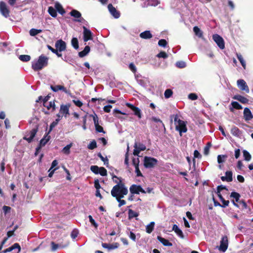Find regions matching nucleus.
<instances>
[{
	"label": "nucleus",
	"instance_id": "052dcab7",
	"mask_svg": "<svg viewBox=\"0 0 253 253\" xmlns=\"http://www.w3.org/2000/svg\"><path fill=\"white\" fill-rule=\"evenodd\" d=\"M79 234V231L77 229H74L71 234V238L73 239H75L77 237L78 235Z\"/></svg>",
	"mask_w": 253,
	"mask_h": 253
},
{
	"label": "nucleus",
	"instance_id": "7ed1b4c3",
	"mask_svg": "<svg viewBox=\"0 0 253 253\" xmlns=\"http://www.w3.org/2000/svg\"><path fill=\"white\" fill-rule=\"evenodd\" d=\"M174 122L176 130L178 131L180 135L182 136V133H185L187 131L186 122L181 120L177 115L174 116Z\"/></svg>",
	"mask_w": 253,
	"mask_h": 253
},
{
	"label": "nucleus",
	"instance_id": "864d4df0",
	"mask_svg": "<svg viewBox=\"0 0 253 253\" xmlns=\"http://www.w3.org/2000/svg\"><path fill=\"white\" fill-rule=\"evenodd\" d=\"M175 65L179 68H183L186 67V63L182 61H178L176 63Z\"/></svg>",
	"mask_w": 253,
	"mask_h": 253
},
{
	"label": "nucleus",
	"instance_id": "680f3d73",
	"mask_svg": "<svg viewBox=\"0 0 253 253\" xmlns=\"http://www.w3.org/2000/svg\"><path fill=\"white\" fill-rule=\"evenodd\" d=\"M157 57L159 58H163L166 59L168 57V56L165 52L161 51L157 55Z\"/></svg>",
	"mask_w": 253,
	"mask_h": 253
},
{
	"label": "nucleus",
	"instance_id": "a211bd4d",
	"mask_svg": "<svg viewBox=\"0 0 253 253\" xmlns=\"http://www.w3.org/2000/svg\"><path fill=\"white\" fill-rule=\"evenodd\" d=\"M243 115L244 118L246 121H249L253 118V116L251 110L247 107L244 109Z\"/></svg>",
	"mask_w": 253,
	"mask_h": 253
},
{
	"label": "nucleus",
	"instance_id": "aec40b11",
	"mask_svg": "<svg viewBox=\"0 0 253 253\" xmlns=\"http://www.w3.org/2000/svg\"><path fill=\"white\" fill-rule=\"evenodd\" d=\"M67 246H68L67 244L65 245H62L61 244H56L54 242H51V250L52 252H55L56 250H57L58 249L65 248Z\"/></svg>",
	"mask_w": 253,
	"mask_h": 253
},
{
	"label": "nucleus",
	"instance_id": "09e8293b",
	"mask_svg": "<svg viewBox=\"0 0 253 253\" xmlns=\"http://www.w3.org/2000/svg\"><path fill=\"white\" fill-rule=\"evenodd\" d=\"M147 5L150 6H156L160 2L158 0H147Z\"/></svg>",
	"mask_w": 253,
	"mask_h": 253
},
{
	"label": "nucleus",
	"instance_id": "79ce46f5",
	"mask_svg": "<svg viewBox=\"0 0 253 253\" xmlns=\"http://www.w3.org/2000/svg\"><path fill=\"white\" fill-rule=\"evenodd\" d=\"M19 59L23 62H27L30 60L31 57L28 55H21L19 56Z\"/></svg>",
	"mask_w": 253,
	"mask_h": 253
},
{
	"label": "nucleus",
	"instance_id": "bb28decb",
	"mask_svg": "<svg viewBox=\"0 0 253 253\" xmlns=\"http://www.w3.org/2000/svg\"><path fill=\"white\" fill-rule=\"evenodd\" d=\"M90 48L88 45L85 46L84 49L79 52V56L80 57H84L90 51Z\"/></svg>",
	"mask_w": 253,
	"mask_h": 253
},
{
	"label": "nucleus",
	"instance_id": "f257e3e1",
	"mask_svg": "<svg viewBox=\"0 0 253 253\" xmlns=\"http://www.w3.org/2000/svg\"><path fill=\"white\" fill-rule=\"evenodd\" d=\"M48 61V58L42 54L39 57L38 60L32 62V68L35 71H40L47 65Z\"/></svg>",
	"mask_w": 253,
	"mask_h": 253
},
{
	"label": "nucleus",
	"instance_id": "4d7b16f0",
	"mask_svg": "<svg viewBox=\"0 0 253 253\" xmlns=\"http://www.w3.org/2000/svg\"><path fill=\"white\" fill-rule=\"evenodd\" d=\"M168 44V42H167L166 41V40L165 39H161V40H160L158 42V45L160 46H161V47H166L167 45Z\"/></svg>",
	"mask_w": 253,
	"mask_h": 253
},
{
	"label": "nucleus",
	"instance_id": "e433bc0d",
	"mask_svg": "<svg viewBox=\"0 0 253 253\" xmlns=\"http://www.w3.org/2000/svg\"><path fill=\"white\" fill-rule=\"evenodd\" d=\"M47 47L49 50H50L52 53L55 54L58 57H62V54L60 53L59 50H58L56 48L54 49L49 45H47Z\"/></svg>",
	"mask_w": 253,
	"mask_h": 253
},
{
	"label": "nucleus",
	"instance_id": "69168bd1",
	"mask_svg": "<svg viewBox=\"0 0 253 253\" xmlns=\"http://www.w3.org/2000/svg\"><path fill=\"white\" fill-rule=\"evenodd\" d=\"M88 218L90 222L95 227L97 228L98 227V224L95 221L94 219L93 218L91 215L88 216Z\"/></svg>",
	"mask_w": 253,
	"mask_h": 253
},
{
	"label": "nucleus",
	"instance_id": "39448f33",
	"mask_svg": "<svg viewBox=\"0 0 253 253\" xmlns=\"http://www.w3.org/2000/svg\"><path fill=\"white\" fill-rule=\"evenodd\" d=\"M51 89L54 92H57L59 90H62L67 94L70 95L72 98H76L75 96L72 95L70 90H67L64 86L61 85H51Z\"/></svg>",
	"mask_w": 253,
	"mask_h": 253
},
{
	"label": "nucleus",
	"instance_id": "4c0bfd02",
	"mask_svg": "<svg viewBox=\"0 0 253 253\" xmlns=\"http://www.w3.org/2000/svg\"><path fill=\"white\" fill-rule=\"evenodd\" d=\"M72 146V143H71L65 146L62 149V152L66 155H68L70 153V148Z\"/></svg>",
	"mask_w": 253,
	"mask_h": 253
},
{
	"label": "nucleus",
	"instance_id": "8fccbe9b",
	"mask_svg": "<svg viewBox=\"0 0 253 253\" xmlns=\"http://www.w3.org/2000/svg\"><path fill=\"white\" fill-rule=\"evenodd\" d=\"M201 157H202V155H201V154L199 152V151L198 150H195L194 151V158L193 159V162L194 165H195V158L200 159V158H201Z\"/></svg>",
	"mask_w": 253,
	"mask_h": 253
},
{
	"label": "nucleus",
	"instance_id": "0e129e2a",
	"mask_svg": "<svg viewBox=\"0 0 253 253\" xmlns=\"http://www.w3.org/2000/svg\"><path fill=\"white\" fill-rule=\"evenodd\" d=\"M151 120L155 123L161 124L162 126H164V124L159 118H157L156 117H152Z\"/></svg>",
	"mask_w": 253,
	"mask_h": 253
},
{
	"label": "nucleus",
	"instance_id": "a878e982",
	"mask_svg": "<svg viewBox=\"0 0 253 253\" xmlns=\"http://www.w3.org/2000/svg\"><path fill=\"white\" fill-rule=\"evenodd\" d=\"M233 99H236L240 101V102L245 104L247 103L248 102V99L240 95H234L233 97Z\"/></svg>",
	"mask_w": 253,
	"mask_h": 253
},
{
	"label": "nucleus",
	"instance_id": "f704fd0d",
	"mask_svg": "<svg viewBox=\"0 0 253 253\" xmlns=\"http://www.w3.org/2000/svg\"><path fill=\"white\" fill-rule=\"evenodd\" d=\"M71 44L75 49H79V42L76 38H73L71 40Z\"/></svg>",
	"mask_w": 253,
	"mask_h": 253
},
{
	"label": "nucleus",
	"instance_id": "13d9d810",
	"mask_svg": "<svg viewBox=\"0 0 253 253\" xmlns=\"http://www.w3.org/2000/svg\"><path fill=\"white\" fill-rule=\"evenodd\" d=\"M226 158V156L224 155H219L217 156V162L219 164L223 163L224 161L225 158Z\"/></svg>",
	"mask_w": 253,
	"mask_h": 253
},
{
	"label": "nucleus",
	"instance_id": "bf43d9fd",
	"mask_svg": "<svg viewBox=\"0 0 253 253\" xmlns=\"http://www.w3.org/2000/svg\"><path fill=\"white\" fill-rule=\"evenodd\" d=\"M99 168V174L103 176H106L107 174V170L104 167H100Z\"/></svg>",
	"mask_w": 253,
	"mask_h": 253
},
{
	"label": "nucleus",
	"instance_id": "4be33fe9",
	"mask_svg": "<svg viewBox=\"0 0 253 253\" xmlns=\"http://www.w3.org/2000/svg\"><path fill=\"white\" fill-rule=\"evenodd\" d=\"M157 239L165 246L170 247L172 245V243L169 242L168 240L160 236L157 237Z\"/></svg>",
	"mask_w": 253,
	"mask_h": 253
},
{
	"label": "nucleus",
	"instance_id": "393cba45",
	"mask_svg": "<svg viewBox=\"0 0 253 253\" xmlns=\"http://www.w3.org/2000/svg\"><path fill=\"white\" fill-rule=\"evenodd\" d=\"M55 8L56 11H57L59 12V13L61 15H63L64 14H65V10L63 8L61 4L60 3H59L58 2H55Z\"/></svg>",
	"mask_w": 253,
	"mask_h": 253
},
{
	"label": "nucleus",
	"instance_id": "37998d69",
	"mask_svg": "<svg viewBox=\"0 0 253 253\" xmlns=\"http://www.w3.org/2000/svg\"><path fill=\"white\" fill-rule=\"evenodd\" d=\"M243 153L245 160L250 161L251 160L252 157L249 152L247 150H244Z\"/></svg>",
	"mask_w": 253,
	"mask_h": 253
},
{
	"label": "nucleus",
	"instance_id": "3c124183",
	"mask_svg": "<svg viewBox=\"0 0 253 253\" xmlns=\"http://www.w3.org/2000/svg\"><path fill=\"white\" fill-rule=\"evenodd\" d=\"M99 168L100 167H98L97 166H91L90 167V170L94 174H98L99 172Z\"/></svg>",
	"mask_w": 253,
	"mask_h": 253
},
{
	"label": "nucleus",
	"instance_id": "5fc2aeb1",
	"mask_svg": "<svg viewBox=\"0 0 253 253\" xmlns=\"http://www.w3.org/2000/svg\"><path fill=\"white\" fill-rule=\"evenodd\" d=\"M98 157L100 158V159L104 162V164L108 167V165L109 164V161L107 158H104L102 156L101 153H99L98 155Z\"/></svg>",
	"mask_w": 253,
	"mask_h": 253
},
{
	"label": "nucleus",
	"instance_id": "6e6d98bb",
	"mask_svg": "<svg viewBox=\"0 0 253 253\" xmlns=\"http://www.w3.org/2000/svg\"><path fill=\"white\" fill-rule=\"evenodd\" d=\"M172 94V91L170 89H167L165 90L164 93L165 97L166 98H169Z\"/></svg>",
	"mask_w": 253,
	"mask_h": 253
},
{
	"label": "nucleus",
	"instance_id": "b1692460",
	"mask_svg": "<svg viewBox=\"0 0 253 253\" xmlns=\"http://www.w3.org/2000/svg\"><path fill=\"white\" fill-rule=\"evenodd\" d=\"M140 37L143 39H150L152 37V35L150 31H145L140 34Z\"/></svg>",
	"mask_w": 253,
	"mask_h": 253
},
{
	"label": "nucleus",
	"instance_id": "7c9ffc66",
	"mask_svg": "<svg viewBox=\"0 0 253 253\" xmlns=\"http://www.w3.org/2000/svg\"><path fill=\"white\" fill-rule=\"evenodd\" d=\"M236 56H237V57L238 59L239 60V61L241 63L242 67L244 68V69H246V61L244 59L242 55L240 53H236Z\"/></svg>",
	"mask_w": 253,
	"mask_h": 253
},
{
	"label": "nucleus",
	"instance_id": "49530a36",
	"mask_svg": "<svg viewBox=\"0 0 253 253\" xmlns=\"http://www.w3.org/2000/svg\"><path fill=\"white\" fill-rule=\"evenodd\" d=\"M232 107L235 109L240 110L242 109V106L236 101H232L231 102Z\"/></svg>",
	"mask_w": 253,
	"mask_h": 253
},
{
	"label": "nucleus",
	"instance_id": "c9c22d12",
	"mask_svg": "<svg viewBox=\"0 0 253 253\" xmlns=\"http://www.w3.org/2000/svg\"><path fill=\"white\" fill-rule=\"evenodd\" d=\"M48 12L52 17H56L57 16L56 10L52 6L48 7Z\"/></svg>",
	"mask_w": 253,
	"mask_h": 253
},
{
	"label": "nucleus",
	"instance_id": "f03ea898",
	"mask_svg": "<svg viewBox=\"0 0 253 253\" xmlns=\"http://www.w3.org/2000/svg\"><path fill=\"white\" fill-rule=\"evenodd\" d=\"M120 183L115 185L111 192V195L114 197L126 195L128 193V190L125 187L124 184L122 183L121 180H120Z\"/></svg>",
	"mask_w": 253,
	"mask_h": 253
},
{
	"label": "nucleus",
	"instance_id": "473e14b6",
	"mask_svg": "<svg viewBox=\"0 0 253 253\" xmlns=\"http://www.w3.org/2000/svg\"><path fill=\"white\" fill-rule=\"evenodd\" d=\"M155 222L154 221L151 222L148 225L146 226V231L147 233H151L154 229Z\"/></svg>",
	"mask_w": 253,
	"mask_h": 253
},
{
	"label": "nucleus",
	"instance_id": "a18cd8bd",
	"mask_svg": "<svg viewBox=\"0 0 253 253\" xmlns=\"http://www.w3.org/2000/svg\"><path fill=\"white\" fill-rule=\"evenodd\" d=\"M124 196L122 195V196L117 197H115L117 200V201L119 203V207H121V206L125 205L126 204V202L125 200H122L121 199L124 198Z\"/></svg>",
	"mask_w": 253,
	"mask_h": 253
},
{
	"label": "nucleus",
	"instance_id": "2f4dec72",
	"mask_svg": "<svg viewBox=\"0 0 253 253\" xmlns=\"http://www.w3.org/2000/svg\"><path fill=\"white\" fill-rule=\"evenodd\" d=\"M134 147L139 149L141 151L145 150L146 148L145 145L140 142H135Z\"/></svg>",
	"mask_w": 253,
	"mask_h": 253
},
{
	"label": "nucleus",
	"instance_id": "ea45409f",
	"mask_svg": "<svg viewBox=\"0 0 253 253\" xmlns=\"http://www.w3.org/2000/svg\"><path fill=\"white\" fill-rule=\"evenodd\" d=\"M42 32V30L41 29H31L30 30V35L31 36H35L39 33H41Z\"/></svg>",
	"mask_w": 253,
	"mask_h": 253
},
{
	"label": "nucleus",
	"instance_id": "774afa93",
	"mask_svg": "<svg viewBox=\"0 0 253 253\" xmlns=\"http://www.w3.org/2000/svg\"><path fill=\"white\" fill-rule=\"evenodd\" d=\"M188 98L192 100H195L198 98V96L195 93H191L188 95Z\"/></svg>",
	"mask_w": 253,
	"mask_h": 253
},
{
	"label": "nucleus",
	"instance_id": "20e7f679",
	"mask_svg": "<svg viewBox=\"0 0 253 253\" xmlns=\"http://www.w3.org/2000/svg\"><path fill=\"white\" fill-rule=\"evenodd\" d=\"M158 163L156 159L151 157L145 156L144 159V166L146 168H152Z\"/></svg>",
	"mask_w": 253,
	"mask_h": 253
},
{
	"label": "nucleus",
	"instance_id": "ddd939ff",
	"mask_svg": "<svg viewBox=\"0 0 253 253\" xmlns=\"http://www.w3.org/2000/svg\"><path fill=\"white\" fill-rule=\"evenodd\" d=\"M55 46L59 52H62L66 50V43L62 40H59L55 42Z\"/></svg>",
	"mask_w": 253,
	"mask_h": 253
},
{
	"label": "nucleus",
	"instance_id": "de8ad7c7",
	"mask_svg": "<svg viewBox=\"0 0 253 253\" xmlns=\"http://www.w3.org/2000/svg\"><path fill=\"white\" fill-rule=\"evenodd\" d=\"M225 177L227 179V182H231L233 180L232 172L231 171H226Z\"/></svg>",
	"mask_w": 253,
	"mask_h": 253
},
{
	"label": "nucleus",
	"instance_id": "c756f323",
	"mask_svg": "<svg viewBox=\"0 0 253 253\" xmlns=\"http://www.w3.org/2000/svg\"><path fill=\"white\" fill-rule=\"evenodd\" d=\"M128 219H131L134 217H137L139 215V213L131 209H129L128 211Z\"/></svg>",
	"mask_w": 253,
	"mask_h": 253
},
{
	"label": "nucleus",
	"instance_id": "9d476101",
	"mask_svg": "<svg viewBox=\"0 0 253 253\" xmlns=\"http://www.w3.org/2000/svg\"><path fill=\"white\" fill-rule=\"evenodd\" d=\"M228 245V239L226 236H223L220 241L219 250L222 252H225L227 249Z\"/></svg>",
	"mask_w": 253,
	"mask_h": 253
},
{
	"label": "nucleus",
	"instance_id": "f8f14e48",
	"mask_svg": "<svg viewBox=\"0 0 253 253\" xmlns=\"http://www.w3.org/2000/svg\"><path fill=\"white\" fill-rule=\"evenodd\" d=\"M126 106L130 108L134 113V114L138 118L140 119L142 118V114L141 110L134 106L133 104L130 103H126Z\"/></svg>",
	"mask_w": 253,
	"mask_h": 253
},
{
	"label": "nucleus",
	"instance_id": "6e6552de",
	"mask_svg": "<svg viewBox=\"0 0 253 253\" xmlns=\"http://www.w3.org/2000/svg\"><path fill=\"white\" fill-rule=\"evenodd\" d=\"M129 191L132 194H139L140 192L146 193V191L140 185H132L129 188Z\"/></svg>",
	"mask_w": 253,
	"mask_h": 253
},
{
	"label": "nucleus",
	"instance_id": "cd10ccee",
	"mask_svg": "<svg viewBox=\"0 0 253 253\" xmlns=\"http://www.w3.org/2000/svg\"><path fill=\"white\" fill-rule=\"evenodd\" d=\"M193 31L195 35L200 38L203 37V33L202 30L197 26H195L193 28Z\"/></svg>",
	"mask_w": 253,
	"mask_h": 253
},
{
	"label": "nucleus",
	"instance_id": "6ab92c4d",
	"mask_svg": "<svg viewBox=\"0 0 253 253\" xmlns=\"http://www.w3.org/2000/svg\"><path fill=\"white\" fill-rule=\"evenodd\" d=\"M102 246L103 248L107 249L108 251H111L117 249L119 244L118 243H114L113 244H107V243H102Z\"/></svg>",
	"mask_w": 253,
	"mask_h": 253
},
{
	"label": "nucleus",
	"instance_id": "a19ab883",
	"mask_svg": "<svg viewBox=\"0 0 253 253\" xmlns=\"http://www.w3.org/2000/svg\"><path fill=\"white\" fill-rule=\"evenodd\" d=\"M43 106L46 107L48 110L52 108V110L54 111L55 109V105L54 101H50L48 103L43 104Z\"/></svg>",
	"mask_w": 253,
	"mask_h": 253
},
{
	"label": "nucleus",
	"instance_id": "5701e85b",
	"mask_svg": "<svg viewBox=\"0 0 253 253\" xmlns=\"http://www.w3.org/2000/svg\"><path fill=\"white\" fill-rule=\"evenodd\" d=\"M172 230L181 238H184V235L182 230L178 227L176 224H174L172 227Z\"/></svg>",
	"mask_w": 253,
	"mask_h": 253
},
{
	"label": "nucleus",
	"instance_id": "c03bdc74",
	"mask_svg": "<svg viewBox=\"0 0 253 253\" xmlns=\"http://www.w3.org/2000/svg\"><path fill=\"white\" fill-rule=\"evenodd\" d=\"M231 132L234 136H239L240 135V130L236 126H234L231 128Z\"/></svg>",
	"mask_w": 253,
	"mask_h": 253
},
{
	"label": "nucleus",
	"instance_id": "4468645a",
	"mask_svg": "<svg viewBox=\"0 0 253 253\" xmlns=\"http://www.w3.org/2000/svg\"><path fill=\"white\" fill-rule=\"evenodd\" d=\"M37 130L38 127L33 128L27 133L26 135L24 137V139L26 140L28 142H31L36 134Z\"/></svg>",
	"mask_w": 253,
	"mask_h": 253
},
{
	"label": "nucleus",
	"instance_id": "412c9836",
	"mask_svg": "<svg viewBox=\"0 0 253 253\" xmlns=\"http://www.w3.org/2000/svg\"><path fill=\"white\" fill-rule=\"evenodd\" d=\"M17 249L18 250V253L20 252L21 250V247L19 244L18 243H15L13 245H12L11 247L8 248L7 249H5L3 251L4 253L10 252L12 251H13L14 249Z\"/></svg>",
	"mask_w": 253,
	"mask_h": 253
},
{
	"label": "nucleus",
	"instance_id": "dca6fc26",
	"mask_svg": "<svg viewBox=\"0 0 253 253\" xmlns=\"http://www.w3.org/2000/svg\"><path fill=\"white\" fill-rule=\"evenodd\" d=\"M49 133L47 132L46 135H45L44 137L41 140L40 142V146L36 148V151H38L41 149V147L44 146L49 140L50 136L48 135Z\"/></svg>",
	"mask_w": 253,
	"mask_h": 253
},
{
	"label": "nucleus",
	"instance_id": "2eb2a0df",
	"mask_svg": "<svg viewBox=\"0 0 253 253\" xmlns=\"http://www.w3.org/2000/svg\"><path fill=\"white\" fill-rule=\"evenodd\" d=\"M108 9L111 14L115 18H118L120 14L118 11L113 6L112 4H109L108 5Z\"/></svg>",
	"mask_w": 253,
	"mask_h": 253
},
{
	"label": "nucleus",
	"instance_id": "9b49d317",
	"mask_svg": "<svg viewBox=\"0 0 253 253\" xmlns=\"http://www.w3.org/2000/svg\"><path fill=\"white\" fill-rule=\"evenodd\" d=\"M238 87L242 90L245 91L246 92L249 93L250 91L249 88L246 82L243 79H239L237 82Z\"/></svg>",
	"mask_w": 253,
	"mask_h": 253
},
{
	"label": "nucleus",
	"instance_id": "423d86ee",
	"mask_svg": "<svg viewBox=\"0 0 253 253\" xmlns=\"http://www.w3.org/2000/svg\"><path fill=\"white\" fill-rule=\"evenodd\" d=\"M212 39L220 49H223L224 48V42L223 38L221 36L217 34H214L212 36Z\"/></svg>",
	"mask_w": 253,
	"mask_h": 253
},
{
	"label": "nucleus",
	"instance_id": "1a4fd4ad",
	"mask_svg": "<svg viewBox=\"0 0 253 253\" xmlns=\"http://www.w3.org/2000/svg\"><path fill=\"white\" fill-rule=\"evenodd\" d=\"M0 12L5 18L9 16V10L3 1H0Z\"/></svg>",
	"mask_w": 253,
	"mask_h": 253
},
{
	"label": "nucleus",
	"instance_id": "338daca9",
	"mask_svg": "<svg viewBox=\"0 0 253 253\" xmlns=\"http://www.w3.org/2000/svg\"><path fill=\"white\" fill-rule=\"evenodd\" d=\"M137 83L142 86H145L146 85V83L144 80L142 79H136Z\"/></svg>",
	"mask_w": 253,
	"mask_h": 253
},
{
	"label": "nucleus",
	"instance_id": "603ef678",
	"mask_svg": "<svg viewBox=\"0 0 253 253\" xmlns=\"http://www.w3.org/2000/svg\"><path fill=\"white\" fill-rule=\"evenodd\" d=\"M97 147V144L96 141L93 140L91 141L87 146L88 149L90 150H93Z\"/></svg>",
	"mask_w": 253,
	"mask_h": 253
},
{
	"label": "nucleus",
	"instance_id": "e2e57ef3",
	"mask_svg": "<svg viewBox=\"0 0 253 253\" xmlns=\"http://www.w3.org/2000/svg\"><path fill=\"white\" fill-rule=\"evenodd\" d=\"M58 123V120H55L54 121H53L50 125L49 130L48 132L50 133V132L52 130V129L57 125Z\"/></svg>",
	"mask_w": 253,
	"mask_h": 253
},
{
	"label": "nucleus",
	"instance_id": "72a5a7b5",
	"mask_svg": "<svg viewBox=\"0 0 253 253\" xmlns=\"http://www.w3.org/2000/svg\"><path fill=\"white\" fill-rule=\"evenodd\" d=\"M230 197L235 199L234 201H235L236 202L240 203V201H239V200L241 196L238 193L236 192H232L230 194Z\"/></svg>",
	"mask_w": 253,
	"mask_h": 253
},
{
	"label": "nucleus",
	"instance_id": "0eeeda50",
	"mask_svg": "<svg viewBox=\"0 0 253 253\" xmlns=\"http://www.w3.org/2000/svg\"><path fill=\"white\" fill-rule=\"evenodd\" d=\"M83 40L84 42H86L89 40H92L93 34L89 29L86 27L83 26Z\"/></svg>",
	"mask_w": 253,
	"mask_h": 253
},
{
	"label": "nucleus",
	"instance_id": "f3484780",
	"mask_svg": "<svg viewBox=\"0 0 253 253\" xmlns=\"http://www.w3.org/2000/svg\"><path fill=\"white\" fill-rule=\"evenodd\" d=\"M59 113L66 118L69 114V106L62 104L60 106Z\"/></svg>",
	"mask_w": 253,
	"mask_h": 253
},
{
	"label": "nucleus",
	"instance_id": "58836bf2",
	"mask_svg": "<svg viewBox=\"0 0 253 253\" xmlns=\"http://www.w3.org/2000/svg\"><path fill=\"white\" fill-rule=\"evenodd\" d=\"M89 116L90 117L92 118L93 121V122H94V126H95L96 125H99V121H98V117H97V115H96V113H95L94 112L93 114H90L89 115Z\"/></svg>",
	"mask_w": 253,
	"mask_h": 253
},
{
	"label": "nucleus",
	"instance_id": "c85d7f7f",
	"mask_svg": "<svg viewBox=\"0 0 253 253\" xmlns=\"http://www.w3.org/2000/svg\"><path fill=\"white\" fill-rule=\"evenodd\" d=\"M70 14L71 16L74 17L77 19H80L82 17L81 13L77 10L73 9L72 10Z\"/></svg>",
	"mask_w": 253,
	"mask_h": 253
}]
</instances>
